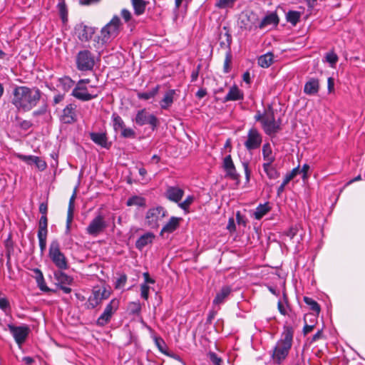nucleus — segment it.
<instances>
[{
  "mask_svg": "<svg viewBox=\"0 0 365 365\" xmlns=\"http://www.w3.org/2000/svg\"><path fill=\"white\" fill-rule=\"evenodd\" d=\"M208 356L213 365H222V359L215 352H210Z\"/></svg>",
  "mask_w": 365,
  "mask_h": 365,
  "instance_id": "de8ad7c7",
  "label": "nucleus"
},
{
  "mask_svg": "<svg viewBox=\"0 0 365 365\" xmlns=\"http://www.w3.org/2000/svg\"><path fill=\"white\" fill-rule=\"evenodd\" d=\"M279 18L276 13L272 12L266 15L262 20L259 19V28L264 29L267 26H277Z\"/></svg>",
  "mask_w": 365,
  "mask_h": 365,
  "instance_id": "412c9836",
  "label": "nucleus"
},
{
  "mask_svg": "<svg viewBox=\"0 0 365 365\" xmlns=\"http://www.w3.org/2000/svg\"><path fill=\"white\" fill-rule=\"evenodd\" d=\"M301 14L297 11H289L287 13L286 19L288 22L295 26L299 21Z\"/></svg>",
  "mask_w": 365,
  "mask_h": 365,
  "instance_id": "4c0bfd02",
  "label": "nucleus"
},
{
  "mask_svg": "<svg viewBox=\"0 0 365 365\" xmlns=\"http://www.w3.org/2000/svg\"><path fill=\"white\" fill-rule=\"evenodd\" d=\"M76 33L81 41L86 42L91 38L95 33V29L81 24L76 27Z\"/></svg>",
  "mask_w": 365,
  "mask_h": 365,
  "instance_id": "dca6fc26",
  "label": "nucleus"
},
{
  "mask_svg": "<svg viewBox=\"0 0 365 365\" xmlns=\"http://www.w3.org/2000/svg\"><path fill=\"white\" fill-rule=\"evenodd\" d=\"M24 158L34 160V164H35L36 166L38 168V169L41 171L44 170L46 168V166H47L46 163L38 156L37 157H24Z\"/></svg>",
  "mask_w": 365,
  "mask_h": 365,
  "instance_id": "79ce46f5",
  "label": "nucleus"
},
{
  "mask_svg": "<svg viewBox=\"0 0 365 365\" xmlns=\"http://www.w3.org/2000/svg\"><path fill=\"white\" fill-rule=\"evenodd\" d=\"M89 83V79L80 80L73 90L72 95L75 98L83 101L96 98L100 93V90L96 86L88 85Z\"/></svg>",
  "mask_w": 365,
  "mask_h": 365,
  "instance_id": "20e7f679",
  "label": "nucleus"
},
{
  "mask_svg": "<svg viewBox=\"0 0 365 365\" xmlns=\"http://www.w3.org/2000/svg\"><path fill=\"white\" fill-rule=\"evenodd\" d=\"M239 26L246 31H255L259 28V18L253 12L243 14L240 18Z\"/></svg>",
  "mask_w": 365,
  "mask_h": 365,
  "instance_id": "9b49d317",
  "label": "nucleus"
},
{
  "mask_svg": "<svg viewBox=\"0 0 365 365\" xmlns=\"http://www.w3.org/2000/svg\"><path fill=\"white\" fill-rule=\"evenodd\" d=\"M136 16H140L145 13L148 1L145 0H130Z\"/></svg>",
  "mask_w": 365,
  "mask_h": 365,
  "instance_id": "bb28decb",
  "label": "nucleus"
},
{
  "mask_svg": "<svg viewBox=\"0 0 365 365\" xmlns=\"http://www.w3.org/2000/svg\"><path fill=\"white\" fill-rule=\"evenodd\" d=\"M298 232V228L297 227H292L287 230L286 232V235L287 237H289L290 239H293Z\"/></svg>",
  "mask_w": 365,
  "mask_h": 365,
  "instance_id": "052dcab7",
  "label": "nucleus"
},
{
  "mask_svg": "<svg viewBox=\"0 0 365 365\" xmlns=\"http://www.w3.org/2000/svg\"><path fill=\"white\" fill-rule=\"evenodd\" d=\"M56 7L62 22L66 24L68 21V9L65 0H58Z\"/></svg>",
  "mask_w": 365,
  "mask_h": 365,
  "instance_id": "2f4dec72",
  "label": "nucleus"
},
{
  "mask_svg": "<svg viewBox=\"0 0 365 365\" xmlns=\"http://www.w3.org/2000/svg\"><path fill=\"white\" fill-rule=\"evenodd\" d=\"M293 333L294 331L292 327H284L281 338L277 342L272 355L273 361L275 363L278 364H281L288 356L292 345Z\"/></svg>",
  "mask_w": 365,
  "mask_h": 365,
  "instance_id": "7ed1b4c3",
  "label": "nucleus"
},
{
  "mask_svg": "<svg viewBox=\"0 0 365 365\" xmlns=\"http://www.w3.org/2000/svg\"><path fill=\"white\" fill-rule=\"evenodd\" d=\"M48 257L58 269L65 270L68 268L67 259L61 251L60 244L57 240L51 241L49 245Z\"/></svg>",
  "mask_w": 365,
  "mask_h": 365,
  "instance_id": "39448f33",
  "label": "nucleus"
},
{
  "mask_svg": "<svg viewBox=\"0 0 365 365\" xmlns=\"http://www.w3.org/2000/svg\"><path fill=\"white\" fill-rule=\"evenodd\" d=\"M7 327L16 343L21 346L25 342L30 333V328L29 326L24 324L16 327L11 324H9Z\"/></svg>",
  "mask_w": 365,
  "mask_h": 365,
  "instance_id": "9d476101",
  "label": "nucleus"
},
{
  "mask_svg": "<svg viewBox=\"0 0 365 365\" xmlns=\"http://www.w3.org/2000/svg\"><path fill=\"white\" fill-rule=\"evenodd\" d=\"M128 309L130 314L139 315L141 312L140 303L138 301L130 302L128 307Z\"/></svg>",
  "mask_w": 365,
  "mask_h": 365,
  "instance_id": "ea45409f",
  "label": "nucleus"
},
{
  "mask_svg": "<svg viewBox=\"0 0 365 365\" xmlns=\"http://www.w3.org/2000/svg\"><path fill=\"white\" fill-rule=\"evenodd\" d=\"M95 65V57L88 50L80 51L76 56V66L79 71H91Z\"/></svg>",
  "mask_w": 365,
  "mask_h": 365,
  "instance_id": "6e6552de",
  "label": "nucleus"
},
{
  "mask_svg": "<svg viewBox=\"0 0 365 365\" xmlns=\"http://www.w3.org/2000/svg\"><path fill=\"white\" fill-rule=\"evenodd\" d=\"M48 230L47 228L38 227V238H47Z\"/></svg>",
  "mask_w": 365,
  "mask_h": 365,
  "instance_id": "774afa93",
  "label": "nucleus"
},
{
  "mask_svg": "<svg viewBox=\"0 0 365 365\" xmlns=\"http://www.w3.org/2000/svg\"><path fill=\"white\" fill-rule=\"evenodd\" d=\"M159 88H160V86L158 85V86H155L154 88H153L150 91L139 93L138 94V96L140 99H143V100L151 99L157 95V93H158Z\"/></svg>",
  "mask_w": 365,
  "mask_h": 365,
  "instance_id": "c9c22d12",
  "label": "nucleus"
},
{
  "mask_svg": "<svg viewBox=\"0 0 365 365\" xmlns=\"http://www.w3.org/2000/svg\"><path fill=\"white\" fill-rule=\"evenodd\" d=\"M33 272L35 274L34 278L36 279V283L39 289L43 292L51 291V289L46 285L42 272L38 268L34 269Z\"/></svg>",
  "mask_w": 365,
  "mask_h": 365,
  "instance_id": "cd10ccee",
  "label": "nucleus"
},
{
  "mask_svg": "<svg viewBox=\"0 0 365 365\" xmlns=\"http://www.w3.org/2000/svg\"><path fill=\"white\" fill-rule=\"evenodd\" d=\"M231 293V288L229 286H224L217 293L215 299H213L214 305H220L225 302V299Z\"/></svg>",
  "mask_w": 365,
  "mask_h": 365,
  "instance_id": "b1692460",
  "label": "nucleus"
},
{
  "mask_svg": "<svg viewBox=\"0 0 365 365\" xmlns=\"http://www.w3.org/2000/svg\"><path fill=\"white\" fill-rule=\"evenodd\" d=\"M126 205L128 206L145 207L146 205L145 199L138 195H133L128 199Z\"/></svg>",
  "mask_w": 365,
  "mask_h": 365,
  "instance_id": "f704fd0d",
  "label": "nucleus"
},
{
  "mask_svg": "<svg viewBox=\"0 0 365 365\" xmlns=\"http://www.w3.org/2000/svg\"><path fill=\"white\" fill-rule=\"evenodd\" d=\"M237 0H217L215 6L220 9L231 8Z\"/></svg>",
  "mask_w": 365,
  "mask_h": 365,
  "instance_id": "a19ab883",
  "label": "nucleus"
},
{
  "mask_svg": "<svg viewBox=\"0 0 365 365\" xmlns=\"http://www.w3.org/2000/svg\"><path fill=\"white\" fill-rule=\"evenodd\" d=\"M155 236L151 232H147L144 235H141L135 242V247L142 250L145 246L152 244Z\"/></svg>",
  "mask_w": 365,
  "mask_h": 365,
  "instance_id": "6ab92c4d",
  "label": "nucleus"
},
{
  "mask_svg": "<svg viewBox=\"0 0 365 365\" xmlns=\"http://www.w3.org/2000/svg\"><path fill=\"white\" fill-rule=\"evenodd\" d=\"M176 94V91L174 89L168 91L161 101H159V105L163 109H168L170 108L174 101V97Z\"/></svg>",
  "mask_w": 365,
  "mask_h": 365,
  "instance_id": "5701e85b",
  "label": "nucleus"
},
{
  "mask_svg": "<svg viewBox=\"0 0 365 365\" xmlns=\"http://www.w3.org/2000/svg\"><path fill=\"white\" fill-rule=\"evenodd\" d=\"M0 308L5 312L10 308L9 302L6 298H0Z\"/></svg>",
  "mask_w": 365,
  "mask_h": 365,
  "instance_id": "13d9d810",
  "label": "nucleus"
},
{
  "mask_svg": "<svg viewBox=\"0 0 365 365\" xmlns=\"http://www.w3.org/2000/svg\"><path fill=\"white\" fill-rule=\"evenodd\" d=\"M48 211L47 202H41L39 205V212L42 214L41 216H46Z\"/></svg>",
  "mask_w": 365,
  "mask_h": 365,
  "instance_id": "69168bd1",
  "label": "nucleus"
},
{
  "mask_svg": "<svg viewBox=\"0 0 365 365\" xmlns=\"http://www.w3.org/2000/svg\"><path fill=\"white\" fill-rule=\"evenodd\" d=\"M76 115H60V121L65 124H70L76 121Z\"/></svg>",
  "mask_w": 365,
  "mask_h": 365,
  "instance_id": "6e6d98bb",
  "label": "nucleus"
},
{
  "mask_svg": "<svg viewBox=\"0 0 365 365\" xmlns=\"http://www.w3.org/2000/svg\"><path fill=\"white\" fill-rule=\"evenodd\" d=\"M200 69H201V65L198 64L197 66V67L194 70H192V71L191 73V76H190L192 82H195L197 80Z\"/></svg>",
  "mask_w": 365,
  "mask_h": 365,
  "instance_id": "4d7b16f0",
  "label": "nucleus"
},
{
  "mask_svg": "<svg viewBox=\"0 0 365 365\" xmlns=\"http://www.w3.org/2000/svg\"><path fill=\"white\" fill-rule=\"evenodd\" d=\"M272 163H264L262 164V168L267 177L269 179H277L279 176V173L277 170V169L272 165Z\"/></svg>",
  "mask_w": 365,
  "mask_h": 365,
  "instance_id": "473e14b6",
  "label": "nucleus"
},
{
  "mask_svg": "<svg viewBox=\"0 0 365 365\" xmlns=\"http://www.w3.org/2000/svg\"><path fill=\"white\" fill-rule=\"evenodd\" d=\"M110 319L111 317L103 312L97 319L96 324L100 327H104L110 321Z\"/></svg>",
  "mask_w": 365,
  "mask_h": 365,
  "instance_id": "c03bdc74",
  "label": "nucleus"
},
{
  "mask_svg": "<svg viewBox=\"0 0 365 365\" xmlns=\"http://www.w3.org/2000/svg\"><path fill=\"white\" fill-rule=\"evenodd\" d=\"M113 128L116 132L121 131L125 127V125L120 115H115L113 118Z\"/></svg>",
  "mask_w": 365,
  "mask_h": 365,
  "instance_id": "37998d69",
  "label": "nucleus"
},
{
  "mask_svg": "<svg viewBox=\"0 0 365 365\" xmlns=\"http://www.w3.org/2000/svg\"><path fill=\"white\" fill-rule=\"evenodd\" d=\"M135 122L140 125H150L154 130L157 127L158 120L155 115H136Z\"/></svg>",
  "mask_w": 365,
  "mask_h": 365,
  "instance_id": "aec40b11",
  "label": "nucleus"
},
{
  "mask_svg": "<svg viewBox=\"0 0 365 365\" xmlns=\"http://www.w3.org/2000/svg\"><path fill=\"white\" fill-rule=\"evenodd\" d=\"M273 63V54L272 53H267L262 55L258 58V64L262 68H268Z\"/></svg>",
  "mask_w": 365,
  "mask_h": 365,
  "instance_id": "72a5a7b5",
  "label": "nucleus"
},
{
  "mask_svg": "<svg viewBox=\"0 0 365 365\" xmlns=\"http://www.w3.org/2000/svg\"><path fill=\"white\" fill-rule=\"evenodd\" d=\"M304 302L309 307L312 311L317 314L319 313L320 306L314 299L309 297H304Z\"/></svg>",
  "mask_w": 365,
  "mask_h": 365,
  "instance_id": "58836bf2",
  "label": "nucleus"
},
{
  "mask_svg": "<svg viewBox=\"0 0 365 365\" xmlns=\"http://www.w3.org/2000/svg\"><path fill=\"white\" fill-rule=\"evenodd\" d=\"M120 132V135L125 138H135V133L130 128L125 127Z\"/></svg>",
  "mask_w": 365,
  "mask_h": 365,
  "instance_id": "49530a36",
  "label": "nucleus"
},
{
  "mask_svg": "<svg viewBox=\"0 0 365 365\" xmlns=\"http://www.w3.org/2000/svg\"><path fill=\"white\" fill-rule=\"evenodd\" d=\"M120 29V20L117 16L105 25L101 30L100 34L94 38V46L100 53L104 47L111 42L119 34Z\"/></svg>",
  "mask_w": 365,
  "mask_h": 365,
  "instance_id": "f03ea898",
  "label": "nucleus"
},
{
  "mask_svg": "<svg viewBox=\"0 0 365 365\" xmlns=\"http://www.w3.org/2000/svg\"><path fill=\"white\" fill-rule=\"evenodd\" d=\"M101 0H78L79 4L81 6H91L97 4Z\"/></svg>",
  "mask_w": 365,
  "mask_h": 365,
  "instance_id": "680f3d73",
  "label": "nucleus"
},
{
  "mask_svg": "<svg viewBox=\"0 0 365 365\" xmlns=\"http://www.w3.org/2000/svg\"><path fill=\"white\" fill-rule=\"evenodd\" d=\"M107 224L101 215L94 217L86 228V232L93 237L98 236L106 228Z\"/></svg>",
  "mask_w": 365,
  "mask_h": 365,
  "instance_id": "f8f14e48",
  "label": "nucleus"
},
{
  "mask_svg": "<svg viewBox=\"0 0 365 365\" xmlns=\"http://www.w3.org/2000/svg\"><path fill=\"white\" fill-rule=\"evenodd\" d=\"M48 227V219L47 216H41L38 222V227L47 228Z\"/></svg>",
  "mask_w": 365,
  "mask_h": 365,
  "instance_id": "0e129e2a",
  "label": "nucleus"
},
{
  "mask_svg": "<svg viewBox=\"0 0 365 365\" xmlns=\"http://www.w3.org/2000/svg\"><path fill=\"white\" fill-rule=\"evenodd\" d=\"M73 218V209L71 207L68 208L67 219H66V232H68L71 229V225Z\"/></svg>",
  "mask_w": 365,
  "mask_h": 365,
  "instance_id": "8fccbe9b",
  "label": "nucleus"
},
{
  "mask_svg": "<svg viewBox=\"0 0 365 365\" xmlns=\"http://www.w3.org/2000/svg\"><path fill=\"white\" fill-rule=\"evenodd\" d=\"M110 295V291L107 290L106 287H101L99 286L93 287L92 293L88 297L87 302L85 304V307L87 309H93L98 306L103 299H108Z\"/></svg>",
  "mask_w": 365,
  "mask_h": 365,
  "instance_id": "423d86ee",
  "label": "nucleus"
},
{
  "mask_svg": "<svg viewBox=\"0 0 365 365\" xmlns=\"http://www.w3.org/2000/svg\"><path fill=\"white\" fill-rule=\"evenodd\" d=\"M242 166L245 170L246 180H247V181H249L250 178V174H251V171L249 168V163L246 162V161L242 162Z\"/></svg>",
  "mask_w": 365,
  "mask_h": 365,
  "instance_id": "e2e57ef3",
  "label": "nucleus"
},
{
  "mask_svg": "<svg viewBox=\"0 0 365 365\" xmlns=\"http://www.w3.org/2000/svg\"><path fill=\"white\" fill-rule=\"evenodd\" d=\"M121 16L124 19L125 21L128 22L131 19V13L125 9L121 11Z\"/></svg>",
  "mask_w": 365,
  "mask_h": 365,
  "instance_id": "338daca9",
  "label": "nucleus"
},
{
  "mask_svg": "<svg viewBox=\"0 0 365 365\" xmlns=\"http://www.w3.org/2000/svg\"><path fill=\"white\" fill-rule=\"evenodd\" d=\"M91 139L97 145H101L103 148H108L109 145L107 142V137L104 133H91Z\"/></svg>",
  "mask_w": 365,
  "mask_h": 365,
  "instance_id": "a878e982",
  "label": "nucleus"
},
{
  "mask_svg": "<svg viewBox=\"0 0 365 365\" xmlns=\"http://www.w3.org/2000/svg\"><path fill=\"white\" fill-rule=\"evenodd\" d=\"M222 168L226 173L225 176L227 178H229L232 180L237 181V182H240V175L237 172L236 168L235 166V164L232 161L230 155H227L223 159Z\"/></svg>",
  "mask_w": 365,
  "mask_h": 365,
  "instance_id": "2eb2a0df",
  "label": "nucleus"
},
{
  "mask_svg": "<svg viewBox=\"0 0 365 365\" xmlns=\"http://www.w3.org/2000/svg\"><path fill=\"white\" fill-rule=\"evenodd\" d=\"M270 210L271 207L269 205V202L259 204L255 209V211L254 212V217L256 220H260Z\"/></svg>",
  "mask_w": 365,
  "mask_h": 365,
  "instance_id": "c85d7f7f",
  "label": "nucleus"
},
{
  "mask_svg": "<svg viewBox=\"0 0 365 365\" xmlns=\"http://www.w3.org/2000/svg\"><path fill=\"white\" fill-rule=\"evenodd\" d=\"M262 137L256 128H251L247 133V139L245 142V146L247 150H255L261 145Z\"/></svg>",
  "mask_w": 365,
  "mask_h": 365,
  "instance_id": "4468645a",
  "label": "nucleus"
},
{
  "mask_svg": "<svg viewBox=\"0 0 365 365\" xmlns=\"http://www.w3.org/2000/svg\"><path fill=\"white\" fill-rule=\"evenodd\" d=\"M150 287L146 284L140 285V296L144 299L147 300L149 296Z\"/></svg>",
  "mask_w": 365,
  "mask_h": 365,
  "instance_id": "864d4df0",
  "label": "nucleus"
},
{
  "mask_svg": "<svg viewBox=\"0 0 365 365\" xmlns=\"http://www.w3.org/2000/svg\"><path fill=\"white\" fill-rule=\"evenodd\" d=\"M167 214V211L161 206L150 208L145 215V223L152 229L158 228Z\"/></svg>",
  "mask_w": 365,
  "mask_h": 365,
  "instance_id": "0eeeda50",
  "label": "nucleus"
},
{
  "mask_svg": "<svg viewBox=\"0 0 365 365\" xmlns=\"http://www.w3.org/2000/svg\"><path fill=\"white\" fill-rule=\"evenodd\" d=\"M319 88V83L318 79L311 78L305 83L304 92L308 95H314L318 93Z\"/></svg>",
  "mask_w": 365,
  "mask_h": 365,
  "instance_id": "393cba45",
  "label": "nucleus"
},
{
  "mask_svg": "<svg viewBox=\"0 0 365 365\" xmlns=\"http://www.w3.org/2000/svg\"><path fill=\"white\" fill-rule=\"evenodd\" d=\"M262 156L264 163H273L275 160V157L272 154V150L269 143L264 144L262 146Z\"/></svg>",
  "mask_w": 365,
  "mask_h": 365,
  "instance_id": "c756f323",
  "label": "nucleus"
},
{
  "mask_svg": "<svg viewBox=\"0 0 365 365\" xmlns=\"http://www.w3.org/2000/svg\"><path fill=\"white\" fill-rule=\"evenodd\" d=\"M184 195V190L178 187H168L165 192V196L169 200L179 202Z\"/></svg>",
  "mask_w": 365,
  "mask_h": 365,
  "instance_id": "f3484780",
  "label": "nucleus"
},
{
  "mask_svg": "<svg viewBox=\"0 0 365 365\" xmlns=\"http://www.w3.org/2000/svg\"><path fill=\"white\" fill-rule=\"evenodd\" d=\"M244 98V93L237 85H233L230 87L228 93L225 96L223 101H236L242 100Z\"/></svg>",
  "mask_w": 365,
  "mask_h": 365,
  "instance_id": "a211bd4d",
  "label": "nucleus"
},
{
  "mask_svg": "<svg viewBox=\"0 0 365 365\" xmlns=\"http://www.w3.org/2000/svg\"><path fill=\"white\" fill-rule=\"evenodd\" d=\"M127 282V276L123 274L120 276V277L117 279L115 287V289H120L124 287Z\"/></svg>",
  "mask_w": 365,
  "mask_h": 365,
  "instance_id": "5fc2aeb1",
  "label": "nucleus"
},
{
  "mask_svg": "<svg viewBox=\"0 0 365 365\" xmlns=\"http://www.w3.org/2000/svg\"><path fill=\"white\" fill-rule=\"evenodd\" d=\"M291 181V180H289L288 178L286 176L284 177L282 183L277 188V195L279 196L282 192H284L285 186Z\"/></svg>",
  "mask_w": 365,
  "mask_h": 365,
  "instance_id": "bf43d9fd",
  "label": "nucleus"
},
{
  "mask_svg": "<svg viewBox=\"0 0 365 365\" xmlns=\"http://www.w3.org/2000/svg\"><path fill=\"white\" fill-rule=\"evenodd\" d=\"M16 121L19 125L24 130H26L31 127L32 123L29 120H22L18 115L16 116Z\"/></svg>",
  "mask_w": 365,
  "mask_h": 365,
  "instance_id": "09e8293b",
  "label": "nucleus"
},
{
  "mask_svg": "<svg viewBox=\"0 0 365 365\" xmlns=\"http://www.w3.org/2000/svg\"><path fill=\"white\" fill-rule=\"evenodd\" d=\"M5 247H6V252H7L6 257H7V264H8L9 262V260H10L11 252L13 250V247H14L13 242H12V240H11L10 237H9L6 240V242H5Z\"/></svg>",
  "mask_w": 365,
  "mask_h": 365,
  "instance_id": "3c124183",
  "label": "nucleus"
},
{
  "mask_svg": "<svg viewBox=\"0 0 365 365\" xmlns=\"http://www.w3.org/2000/svg\"><path fill=\"white\" fill-rule=\"evenodd\" d=\"M194 201V197L192 195H188L185 200L179 203L178 205L179 207L182 209L183 210H187L190 205Z\"/></svg>",
  "mask_w": 365,
  "mask_h": 365,
  "instance_id": "a18cd8bd",
  "label": "nucleus"
},
{
  "mask_svg": "<svg viewBox=\"0 0 365 365\" xmlns=\"http://www.w3.org/2000/svg\"><path fill=\"white\" fill-rule=\"evenodd\" d=\"M54 278L56 280V285L61 289L64 293L69 294L71 292V289L66 285H71L73 282V278L63 272V270L58 269L54 272Z\"/></svg>",
  "mask_w": 365,
  "mask_h": 365,
  "instance_id": "ddd939ff",
  "label": "nucleus"
},
{
  "mask_svg": "<svg viewBox=\"0 0 365 365\" xmlns=\"http://www.w3.org/2000/svg\"><path fill=\"white\" fill-rule=\"evenodd\" d=\"M74 85V81L68 76H63L58 79L57 87L64 91H68Z\"/></svg>",
  "mask_w": 365,
  "mask_h": 365,
  "instance_id": "7c9ffc66",
  "label": "nucleus"
},
{
  "mask_svg": "<svg viewBox=\"0 0 365 365\" xmlns=\"http://www.w3.org/2000/svg\"><path fill=\"white\" fill-rule=\"evenodd\" d=\"M41 98V91L36 88L16 86L13 91L12 104L22 112H28L35 107Z\"/></svg>",
  "mask_w": 365,
  "mask_h": 365,
  "instance_id": "f257e3e1",
  "label": "nucleus"
},
{
  "mask_svg": "<svg viewBox=\"0 0 365 365\" xmlns=\"http://www.w3.org/2000/svg\"><path fill=\"white\" fill-rule=\"evenodd\" d=\"M326 60L331 66L335 65L338 61L337 55L334 52H329L326 54Z\"/></svg>",
  "mask_w": 365,
  "mask_h": 365,
  "instance_id": "603ef678",
  "label": "nucleus"
},
{
  "mask_svg": "<svg viewBox=\"0 0 365 365\" xmlns=\"http://www.w3.org/2000/svg\"><path fill=\"white\" fill-rule=\"evenodd\" d=\"M181 218L172 217L169 221L163 227L160 235L163 233H172L179 227L180 221Z\"/></svg>",
  "mask_w": 365,
  "mask_h": 365,
  "instance_id": "4be33fe9",
  "label": "nucleus"
},
{
  "mask_svg": "<svg viewBox=\"0 0 365 365\" xmlns=\"http://www.w3.org/2000/svg\"><path fill=\"white\" fill-rule=\"evenodd\" d=\"M256 121L259 122L267 135L277 133L280 128L281 121L276 120L274 115H255Z\"/></svg>",
  "mask_w": 365,
  "mask_h": 365,
  "instance_id": "1a4fd4ad",
  "label": "nucleus"
},
{
  "mask_svg": "<svg viewBox=\"0 0 365 365\" xmlns=\"http://www.w3.org/2000/svg\"><path fill=\"white\" fill-rule=\"evenodd\" d=\"M119 307V300L113 299L106 307L104 312L109 314L111 317L113 314L118 310Z\"/></svg>",
  "mask_w": 365,
  "mask_h": 365,
  "instance_id": "e433bc0d",
  "label": "nucleus"
}]
</instances>
